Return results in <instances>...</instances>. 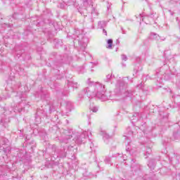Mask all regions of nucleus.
I'll use <instances>...</instances> for the list:
<instances>
[{"label":"nucleus","mask_w":180,"mask_h":180,"mask_svg":"<svg viewBox=\"0 0 180 180\" xmlns=\"http://www.w3.org/2000/svg\"><path fill=\"white\" fill-rule=\"evenodd\" d=\"M87 84L89 86L82 91L80 98H82L84 95V96L87 98H95V96H96L98 99H101V101H108V99H109L105 85L102 84V83L92 82L91 79H89Z\"/></svg>","instance_id":"f257e3e1"},{"label":"nucleus","mask_w":180,"mask_h":180,"mask_svg":"<svg viewBox=\"0 0 180 180\" xmlns=\"http://www.w3.org/2000/svg\"><path fill=\"white\" fill-rule=\"evenodd\" d=\"M91 134L89 131H83L82 134H79L78 132L74 133L72 131H65V134L66 136L62 141V143H65V144H68L71 141V139H73V141L76 143V144H84L85 143V140L88 137V134Z\"/></svg>","instance_id":"f03ea898"},{"label":"nucleus","mask_w":180,"mask_h":180,"mask_svg":"<svg viewBox=\"0 0 180 180\" xmlns=\"http://www.w3.org/2000/svg\"><path fill=\"white\" fill-rule=\"evenodd\" d=\"M79 12L81 15H86V13H90L91 18H96L98 16V11L95 7H94V1L91 0H84L83 1V7H79Z\"/></svg>","instance_id":"7ed1b4c3"},{"label":"nucleus","mask_w":180,"mask_h":180,"mask_svg":"<svg viewBox=\"0 0 180 180\" xmlns=\"http://www.w3.org/2000/svg\"><path fill=\"white\" fill-rule=\"evenodd\" d=\"M126 88H127V84H124L122 82L120 84L121 94H124V96H130L131 95H133V92H131V91L126 90Z\"/></svg>","instance_id":"20e7f679"},{"label":"nucleus","mask_w":180,"mask_h":180,"mask_svg":"<svg viewBox=\"0 0 180 180\" xmlns=\"http://www.w3.org/2000/svg\"><path fill=\"white\" fill-rule=\"evenodd\" d=\"M101 135L103 136L104 140H108V139H110V136L108 134L105 130H102L101 131Z\"/></svg>","instance_id":"39448f33"},{"label":"nucleus","mask_w":180,"mask_h":180,"mask_svg":"<svg viewBox=\"0 0 180 180\" xmlns=\"http://www.w3.org/2000/svg\"><path fill=\"white\" fill-rule=\"evenodd\" d=\"M149 37L151 40H158V37H160V36L156 33L151 32Z\"/></svg>","instance_id":"423d86ee"},{"label":"nucleus","mask_w":180,"mask_h":180,"mask_svg":"<svg viewBox=\"0 0 180 180\" xmlns=\"http://www.w3.org/2000/svg\"><path fill=\"white\" fill-rule=\"evenodd\" d=\"M107 44H108V46H107V49H112V46L113 44V40L112 39H108L107 41Z\"/></svg>","instance_id":"0eeeda50"},{"label":"nucleus","mask_w":180,"mask_h":180,"mask_svg":"<svg viewBox=\"0 0 180 180\" xmlns=\"http://www.w3.org/2000/svg\"><path fill=\"white\" fill-rule=\"evenodd\" d=\"M106 26V22L105 21H100L98 22V27L103 29Z\"/></svg>","instance_id":"6e6552de"},{"label":"nucleus","mask_w":180,"mask_h":180,"mask_svg":"<svg viewBox=\"0 0 180 180\" xmlns=\"http://www.w3.org/2000/svg\"><path fill=\"white\" fill-rule=\"evenodd\" d=\"M66 108H67V109H68L69 112H71V110L72 109V103H71V102H68Z\"/></svg>","instance_id":"1a4fd4ad"},{"label":"nucleus","mask_w":180,"mask_h":180,"mask_svg":"<svg viewBox=\"0 0 180 180\" xmlns=\"http://www.w3.org/2000/svg\"><path fill=\"white\" fill-rule=\"evenodd\" d=\"M90 110H91L94 113H96V112H98V107H94L93 105H90Z\"/></svg>","instance_id":"9d476101"},{"label":"nucleus","mask_w":180,"mask_h":180,"mask_svg":"<svg viewBox=\"0 0 180 180\" xmlns=\"http://www.w3.org/2000/svg\"><path fill=\"white\" fill-rule=\"evenodd\" d=\"M104 161L105 164H110V161H112V159L110 157H105Z\"/></svg>","instance_id":"9b49d317"},{"label":"nucleus","mask_w":180,"mask_h":180,"mask_svg":"<svg viewBox=\"0 0 180 180\" xmlns=\"http://www.w3.org/2000/svg\"><path fill=\"white\" fill-rule=\"evenodd\" d=\"M72 88L77 89V88H78V86H79V85H78V83H77V82H73L72 84Z\"/></svg>","instance_id":"f8f14e48"},{"label":"nucleus","mask_w":180,"mask_h":180,"mask_svg":"<svg viewBox=\"0 0 180 180\" xmlns=\"http://www.w3.org/2000/svg\"><path fill=\"white\" fill-rule=\"evenodd\" d=\"M112 78V75H108L106 76V79H105V82H109V79Z\"/></svg>","instance_id":"ddd939ff"},{"label":"nucleus","mask_w":180,"mask_h":180,"mask_svg":"<svg viewBox=\"0 0 180 180\" xmlns=\"http://www.w3.org/2000/svg\"><path fill=\"white\" fill-rule=\"evenodd\" d=\"M90 148H91V151H95V147H94L93 142H91V143H90Z\"/></svg>","instance_id":"4468645a"},{"label":"nucleus","mask_w":180,"mask_h":180,"mask_svg":"<svg viewBox=\"0 0 180 180\" xmlns=\"http://www.w3.org/2000/svg\"><path fill=\"white\" fill-rule=\"evenodd\" d=\"M121 57L123 61H127V56L126 55H122Z\"/></svg>","instance_id":"2eb2a0df"},{"label":"nucleus","mask_w":180,"mask_h":180,"mask_svg":"<svg viewBox=\"0 0 180 180\" xmlns=\"http://www.w3.org/2000/svg\"><path fill=\"white\" fill-rule=\"evenodd\" d=\"M124 140H126L127 143L129 144V143H130V141H129V136H124Z\"/></svg>","instance_id":"dca6fc26"},{"label":"nucleus","mask_w":180,"mask_h":180,"mask_svg":"<svg viewBox=\"0 0 180 180\" xmlns=\"http://www.w3.org/2000/svg\"><path fill=\"white\" fill-rule=\"evenodd\" d=\"M103 33H104L105 36H108V32H106V30L103 29Z\"/></svg>","instance_id":"f3484780"},{"label":"nucleus","mask_w":180,"mask_h":180,"mask_svg":"<svg viewBox=\"0 0 180 180\" xmlns=\"http://www.w3.org/2000/svg\"><path fill=\"white\" fill-rule=\"evenodd\" d=\"M23 98H25V94H22V96H20L21 101H23Z\"/></svg>","instance_id":"a211bd4d"},{"label":"nucleus","mask_w":180,"mask_h":180,"mask_svg":"<svg viewBox=\"0 0 180 180\" xmlns=\"http://www.w3.org/2000/svg\"><path fill=\"white\" fill-rule=\"evenodd\" d=\"M126 150L127 151H130V146H127V147H126Z\"/></svg>","instance_id":"6ab92c4d"},{"label":"nucleus","mask_w":180,"mask_h":180,"mask_svg":"<svg viewBox=\"0 0 180 180\" xmlns=\"http://www.w3.org/2000/svg\"><path fill=\"white\" fill-rule=\"evenodd\" d=\"M110 8V4H109V3H108V6H107L108 10H109Z\"/></svg>","instance_id":"aec40b11"},{"label":"nucleus","mask_w":180,"mask_h":180,"mask_svg":"<svg viewBox=\"0 0 180 180\" xmlns=\"http://www.w3.org/2000/svg\"><path fill=\"white\" fill-rule=\"evenodd\" d=\"M151 151V149H148V151H147V153H148V154H150V152Z\"/></svg>","instance_id":"412c9836"},{"label":"nucleus","mask_w":180,"mask_h":180,"mask_svg":"<svg viewBox=\"0 0 180 180\" xmlns=\"http://www.w3.org/2000/svg\"><path fill=\"white\" fill-rule=\"evenodd\" d=\"M148 167H149L150 168H151V162H149V163L148 164Z\"/></svg>","instance_id":"4be33fe9"},{"label":"nucleus","mask_w":180,"mask_h":180,"mask_svg":"<svg viewBox=\"0 0 180 180\" xmlns=\"http://www.w3.org/2000/svg\"><path fill=\"white\" fill-rule=\"evenodd\" d=\"M11 92H13V89L11 88Z\"/></svg>","instance_id":"5701e85b"},{"label":"nucleus","mask_w":180,"mask_h":180,"mask_svg":"<svg viewBox=\"0 0 180 180\" xmlns=\"http://www.w3.org/2000/svg\"><path fill=\"white\" fill-rule=\"evenodd\" d=\"M100 1H101V2H104L105 0H100Z\"/></svg>","instance_id":"b1692460"},{"label":"nucleus","mask_w":180,"mask_h":180,"mask_svg":"<svg viewBox=\"0 0 180 180\" xmlns=\"http://www.w3.org/2000/svg\"><path fill=\"white\" fill-rule=\"evenodd\" d=\"M9 86H10L8 85V86H7L6 89H8V88Z\"/></svg>","instance_id":"393cba45"},{"label":"nucleus","mask_w":180,"mask_h":180,"mask_svg":"<svg viewBox=\"0 0 180 180\" xmlns=\"http://www.w3.org/2000/svg\"><path fill=\"white\" fill-rule=\"evenodd\" d=\"M1 122H3V120H1Z\"/></svg>","instance_id":"a878e982"}]
</instances>
